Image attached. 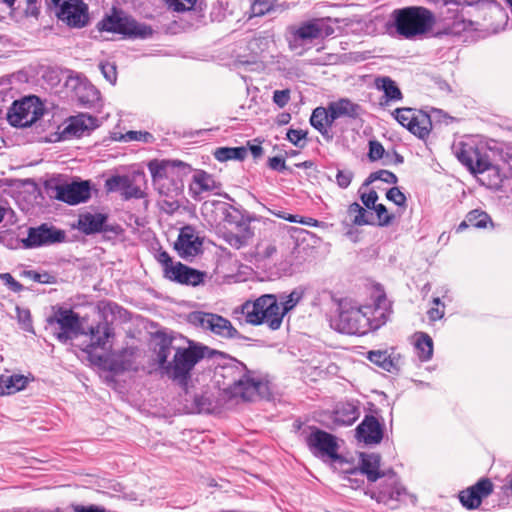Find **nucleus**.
Masks as SVG:
<instances>
[{
    "mask_svg": "<svg viewBox=\"0 0 512 512\" xmlns=\"http://www.w3.org/2000/svg\"><path fill=\"white\" fill-rule=\"evenodd\" d=\"M435 21V16L429 9L409 6L392 11L386 30L392 36L414 40L430 32Z\"/></svg>",
    "mask_w": 512,
    "mask_h": 512,
    "instance_id": "obj_1",
    "label": "nucleus"
},
{
    "mask_svg": "<svg viewBox=\"0 0 512 512\" xmlns=\"http://www.w3.org/2000/svg\"><path fill=\"white\" fill-rule=\"evenodd\" d=\"M223 392L230 398L242 401H253L263 393L266 385L256 378L247 367L239 361L222 367Z\"/></svg>",
    "mask_w": 512,
    "mask_h": 512,
    "instance_id": "obj_2",
    "label": "nucleus"
},
{
    "mask_svg": "<svg viewBox=\"0 0 512 512\" xmlns=\"http://www.w3.org/2000/svg\"><path fill=\"white\" fill-rule=\"evenodd\" d=\"M381 456L376 453H362L360 456V471L366 475L368 481L376 482L385 479V485L372 495L378 502L389 505L392 501H400L407 494L406 489L398 484L393 470L380 469Z\"/></svg>",
    "mask_w": 512,
    "mask_h": 512,
    "instance_id": "obj_3",
    "label": "nucleus"
},
{
    "mask_svg": "<svg viewBox=\"0 0 512 512\" xmlns=\"http://www.w3.org/2000/svg\"><path fill=\"white\" fill-rule=\"evenodd\" d=\"M241 313L248 324H265L272 331L280 329L283 323V313H280V305L275 294H264L254 301L244 302L241 305Z\"/></svg>",
    "mask_w": 512,
    "mask_h": 512,
    "instance_id": "obj_4",
    "label": "nucleus"
},
{
    "mask_svg": "<svg viewBox=\"0 0 512 512\" xmlns=\"http://www.w3.org/2000/svg\"><path fill=\"white\" fill-rule=\"evenodd\" d=\"M208 347L190 342L187 348H178L173 360L165 366L166 374L186 387L194 366L205 357Z\"/></svg>",
    "mask_w": 512,
    "mask_h": 512,
    "instance_id": "obj_5",
    "label": "nucleus"
},
{
    "mask_svg": "<svg viewBox=\"0 0 512 512\" xmlns=\"http://www.w3.org/2000/svg\"><path fill=\"white\" fill-rule=\"evenodd\" d=\"M364 306H357L350 301L342 300L338 306V314L331 320V327L350 335H365L370 332L368 318Z\"/></svg>",
    "mask_w": 512,
    "mask_h": 512,
    "instance_id": "obj_6",
    "label": "nucleus"
},
{
    "mask_svg": "<svg viewBox=\"0 0 512 512\" xmlns=\"http://www.w3.org/2000/svg\"><path fill=\"white\" fill-rule=\"evenodd\" d=\"M100 31L125 35L129 38L146 39L152 36L153 29L146 24L138 23L123 10L113 8L111 14L106 15L97 24Z\"/></svg>",
    "mask_w": 512,
    "mask_h": 512,
    "instance_id": "obj_7",
    "label": "nucleus"
},
{
    "mask_svg": "<svg viewBox=\"0 0 512 512\" xmlns=\"http://www.w3.org/2000/svg\"><path fill=\"white\" fill-rule=\"evenodd\" d=\"M324 27L320 19L289 25L285 33L289 49L297 55H303L311 48L314 41L324 37Z\"/></svg>",
    "mask_w": 512,
    "mask_h": 512,
    "instance_id": "obj_8",
    "label": "nucleus"
},
{
    "mask_svg": "<svg viewBox=\"0 0 512 512\" xmlns=\"http://www.w3.org/2000/svg\"><path fill=\"white\" fill-rule=\"evenodd\" d=\"M153 183L159 193H167L166 188L172 187L174 182H182L181 174L190 171V166L177 160H157L148 163Z\"/></svg>",
    "mask_w": 512,
    "mask_h": 512,
    "instance_id": "obj_9",
    "label": "nucleus"
},
{
    "mask_svg": "<svg viewBox=\"0 0 512 512\" xmlns=\"http://www.w3.org/2000/svg\"><path fill=\"white\" fill-rule=\"evenodd\" d=\"M188 322L195 327L209 331L225 339L242 338L239 331L225 317L204 311H193L188 315Z\"/></svg>",
    "mask_w": 512,
    "mask_h": 512,
    "instance_id": "obj_10",
    "label": "nucleus"
},
{
    "mask_svg": "<svg viewBox=\"0 0 512 512\" xmlns=\"http://www.w3.org/2000/svg\"><path fill=\"white\" fill-rule=\"evenodd\" d=\"M47 322L54 326V335L61 343H67L82 334L79 315L71 309L58 308L48 317Z\"/></svg>",
    "mask_w": 512,
    "mask_h": 512,
    "instance_id": "obj_11",
    "label": "nucleus"
},
{
    "mask_svg": "<svg viewBox=\"0 0 512 512\" xmlns=\"http://www.w3.org/2000/svg\"><path fill=\"white\" fill-rule=\"evenodd\" d=\"M43 114L42 104L36 96H29L15 101L8 111L7 119L12 126L28 127Z\"/></svg>",
    "mask_w": 512,
    "mask_h": 512,
    "instance_id": "obj_12",
    "label": "nucleus"
},
{
    "mask_svg": "<svg viewBox=\"0 0 512 512\" xmlns=\"http://www.w3.org/2000/svg\"><path fill=\"white\" fill-rule=\"evenodd\" d=\"M392 115L399 124L419 139H426L432 130L431 118L422 110L396 108Z\"/></svg>",
    "mask_w": 512,
    "mask_h": 512,
    "instance_id": "obj_13",
    "label": "nucleus"
},
{
    "mask_svg": "<svg viewBox=\"0 0 512 512\" xmlns=\"http://www.w3.org/2000/svg\"><path fill=\"white\" fill-rule=\"evenodd\" d=\"M457 159L473 173H484L493 169V164L486 151L474 144L459 142L454 145Z\"/></svg>",
    "mask_w": 512,
    "mask_h": 512,
    "instance_id": "obj_14",
    "label": "nucleus"
},
{
    "mask_svg": "<svg viewBox=\"0 0 512 512\" xmlns=\"http://www.w3.org/2000/svg\"><path fill=\"white\" fill-rule=\"evenodd\" d=\"M56 15L70 27L82 28L89 21L88 6L82 0H52Z\"/></svg>",
    "mask_w": 512,
    "mask_h": 512,
    "instance_id": "obj_15",
    "label": "nucleus"
},
{
    "mask_svg": "<svg viewBox=\"0 0 512 512\" xmlns=\"http://www.w3.org/2000/svg\"><path fill=\"white\" fill-rule=\"evenodd\" d=\"M77 228L85 235L103 233L105 236L118 235L122 229L119 225L108 224L107 216L101 213H84L78 218Z\"/></svg>",
    "mask_w": 512,
    "mask_h": 512,
    "instance_id": "obj_16",
    "label": "nucleus"
},
{
    "mask_svg": "<svg viewBox=\"0 0 512 512\" xmlns=\"http://www.w3.org/2000/svg\"><path fill=\"white\" fill-rule=\"evenodd\" d=\"M203 240L195 227L186 225L179 231L174 248L183 259L195 257L202 252Z\"/></svg>",
    "mask_w": 512,
    "mask_h": 512,
    "instance_id": "obj_17",
    "label": "nucleus"
},
{
    "mask_svg": "<svg viewBox=\"0 0 512 512\" xmlns=\"http://www.w3.org/2000/svg\"><path fill=\"white\" fill-rule=\"evenodd\" d=\"M306 443L315 455L327 456L332 460L339 458L336 438L326 431L314 428L306 437Z\"/></svg>",
    "mask_w": 512,
    "mask_h": 512,
    "instance_id": "obj_18",
    "label": "nucleus"
},
{
    "mask_svg": "<svg viewBox=\"0 0 512 512\" xmlns=\"http://www.w3.org/2000/svg\"><path fill=\"white\" fill-rule=\"evenodd\" d=\"M65 239V232L47 224L38 227H31L28 230V236L23 240L26 248L40 247L61 243Z\"/></svg>",
    "mask_w": 512,
    "mask_h": 512,
    "instance_id": "obj_19",
    "label": "nucleus"
},
{
    "mask_svg": "<svg viewBox=\"0 0 512 512\" xmlns=\"http://www.w3.org/2000/svg\"><path fill=\"white\" fill-rule=\"evenodd\" d=\"M221 188V183L216 181L213 175L204 170H198L192 176V181L189 185V193L195 200L202 199L203 194L207 193H214L226 199H231L227 193L220 192Z\"/></svg>",
    "mask_w": 512,
    "mask_h": 512,
    "instance_id": "obj_20",
    "label": "nucleus"
},
{
    "mask_svg": "<svg viewBox=\"0 0 512 512\" xmlns=\"http://www.w3.org/2000/svg\"><path fill=\"white\" fill-rule=\"evenodd\" d=\"M278 246L300 249L301 243L299 237H294L288 232L278 231L271 235L270 240H262L257 244V253L262 258L269 259L278 254Z\"/></svg>",
    "mask_w": 512,
    "mask_h": 512,
    "instance_id": "obj_21",
    "label": "nucleus"
},
{
    "mask_svg": "<svg viewBox=\"0 0 512 512\" xmlns=\"http://www.w3.org/2000/svg\"><path fill=\"white\" fill-rule=\"evenodd\" d=\"M54 198L70 205L85 202L90 198L89 183L87 181H83L67 185H57L55 187Z\"/></svg>",
    "mask_w": 512,
    "mask_h": 512,
    "instance_id": "obj_22",
    "label": "nucleus"
},
{
    "mask_svg": "<svg viewBox=\"0 0 512 512\" xmlns=\"http://www.w3.org/2000/svg\"><path fill=\"white\" fill-rule=\"evenodd\" d=\"M366 318H368L370 331L379 329L389 319L392 308L385 294L379 295L373 305H364Z\"/></svg>",
    "mask_w": 512,
    "mask_h": 512,
    "instance_id": "obj_23",
    "label": "nucleus"
},
{
    "mask_svg": "<svg viewBox=\"0 0 512 512\" xmlns=\"http://www.w3.org/2000/svg\"><path fill=\"white\" fill-rule=\"evenodd\" d=\"M493 492V484L488 478L480 479L475 485L463 490L459 494L461 504L467 509H476L482 499Z\"/></svg>",
    "mask_w": 512,
    "mask_h": 512,
    "instance_id": "obj_24",
    "label": "nucleus"
},
{
    "mask_svg": "<svg viewBox=\"0 0 512 512\" xmlns=\"http://www.w3.org/2000/svg\"><path fill=\"white\" fill-rule=\"evenodd\" d=\"M206 273L177 262L167 271V279L185 285L198 286L204 283Z\"/></svg>",
    "mask_w": 512,
    "mask_h": 512,
    "instance_id": "obj_25",
    "label": "nucleus"
},
{
    "mask_svg": "<svg viewBox=\"0 0 512 512\" xmlns=\"http://www.w3.org/2000/svg\"><path fill=\"white\" fill-rule=\"evenodd\" d=\"M356 437L365 444H378L383 438L382 426L374 416L367 415L357 426Z\"/></svg>",
    "mask_w": 512,
    "mask_h": 512,
    "instance_id": "obj_26",
    "label": "nucleus"
},
{
    "mask_svg": "<svg viewBox=\"0 0 512 512\" xmlns=\"http://www.w3.org/2000/svg\"><path fill=\"white\" fill-rule=\"evenodd\" d=\"M89 334L90 344L87 347V352H92L97 348L105 350L110 347L109 339L113 336V329L107 322H100L91 327Z\"/></svg>",
    "mask_w": 512,
    "mask_h": 512,
    "instance_id": "obj_27",
    "label": "nucleus"
},
{
    "mask_svg": "<svg viewBox=\"0 0 512 512\" xmlns=\"http://www.w3.org/2000/svg\"><path fill=\"white\" fill-rule=\"evenodd\" d=\"M375 86L378 90H381L384 93L381 98V105H387L390 102H397L403 98V94L396 82L388 76L376 78Z\"/></svg>",
    "mask_w": 512,
    "mask_h": 512,
    "instance_id": "obj_28",
    "label": "nucleus"
},
{
    "mask_svg": "<svg viewBox=\"0 0 512 512\" xmlns=\"http://www.w3.org/2000/svg\"><path fill=\"white\" fill-rule=\"evenodd\" d=\"M182 189V182H174L172 187L166 188L167 193H159L162 196V199L159 200V206L162 211L167 214H173L180 208L181 203L178 197L182 193Z\"/></svg>",
    "mask_w": 512,
    "mask_h": 512,
    "instance_id": "obj_29",
    "label": "nucleus"
},
{
    "mask_svg": "<svg viewBox=\"0 0 512 512\" xmlns=\"http://www.w3.org/2000/svg\"><path fill=\"white\" fill-rule=\"evenodd\" d=\"M96 122L97 119L95 117L88 114H80L71 119L70 123L64 129L63 134L80 137L85 131L96 127Z\"/></svg>",
    "mask_w": 512,
    "mask_h": 512,
    "instance_id": "obj_30",
    "label": "nucleus"
},
{
    "mask_svg": "<svg viewBox=\"0 0 512 512\" xmlns=\"http://www.w3.org/2000/svg\"><path fill=\"white\" fill-rule=\"evenodd\" d=\"M136 349L127 347L119 353L113 354L110 360V369L114 372H123L134 368Z\"/></svg>",
    "mask_w": 512,
    "mask_h": 512,
    "instance_id": "obj_31",
    "label": "nucleus"
},
{
    "mask_svg": "<svg viewBox=\"0 0 512 512\" xmlns=\"http://www.w3.org/2000/svg\"><path fill=\"white\" fill-rule=\"evenodd\" d=\"M217 204L221 205V210L223 212L225 222L234 225L237 229L250 227L249 216L246 215L244 211L227 203L217 202Z\"/></svg>",
    "mask_w": 512,
    "mask_h": 512,
    "instance_id": "obj_32",
    "label": "nucleus"
},
{
    "mask_svg": "<svg viewBox=\"0 0 512 512\" xmlns=\"http://www.w3.org/2000/svg\"><path fill=\"white\" fill-rule=\"evenodd\" d=\"M28 378L21 374L0 376V396L11 395L26 388Z\"/></svg>",
    "mask_w": 512,
    "mask_h": 512,
    "instance_id": "obj_33",
    "label": "nucleus"
},
{
    "mask_svg": "<svg viewBox=\"0 0 512 512\" xmlns=\"http://www.w3.org/2000/svg\"><path fill=\"white\" fill-rule=\"evenodd\" d=\"M346 213L348 220L345 219L342 221L345 226H364L373 224L368 212L357 202L350 204Z\"/></svg>",
    "mask_w": 512,
    "mask_h": 512,
    "instance_id": "obj_34",
    "label": "nucleus"
},
{
    "mask_svg": "<svg viewBox=\"0 0 512 512\" xmlns=\"http://www.w3.org/2000/svg\"><path fill=\"white\" fill-rule=\"evenodd\" d=\"M367 358L387 372L394 373L399 370V359L393 357L387 351H369Z\"/></svg>",
    "mask_w": 512,
    "mask_h": 512,
    "instance_id": "obj_35",
    "label": "nucleus"
},
{
    "mask_svg": "<svg viewBox=\"0 0 512 512\" xmlns=\"http://www.w3.org/2000/svg\"><path fill=\"white\" fill-rule=\"evenodd\" d=\"M358 407L352 403H341L334 412V422L343 426L352 425L359 417Z\"/></svg>",
    "mask_w": 512,
    "mask_h": 512,
    "instance_id": "obj_36",
    "label": "nucleus"
},
{
    "mask_svg": "<svg viewBox=\"0 0 512 512\" xmlns=\"http://www.w3.org/2000/svg\"><path fill=\"white\" fill-rule=\"evenodd\" d=\"M329 105L335 111L339 118H357L359 116L360 106L347 98H341L330 102Z\"/></svg>",
    "mask_w": 512,
    "mask_h": 512,
    "instance_id": "obj_37",
    "label": "nucleus"
},
{
    "mask_svg": "<svg viewBox=\"0 0 512 512\" xmlns=\"http://www.w3.org/2000/svg\"><path fill=\"white\" fill-rule=\"evenodd\" d=\"M300 243V249H294V247L288 248V246H278V253L285 261L290 262L291 264L301 263L306 260L310 247L308 245H304V239L300 240Z\"/></svg>",
    "mask_w": 512,
    "mask_h": 512,
    "instance_id": "obj_38",
    "label": "nucleus"
},
{
    "mask_svg": "<svg viewBox=\"0 0 512 512\" xmlns=\"http://www.w3.org/2000/svg\"><path fill=\"white\" fill-rule=\"evenodd\" d=\"M310 124L314 127L326 140H331L332 135L327 129V110L325 107H317L313 110L310 117Z\"/></svg>",
    "mask_w": 512,
    "mask_h": 512,
    "instance_id": "obj_39",
    "label": "nucleus"
},
{
    "mask_svg": "<svg viewBox=\"0 0 512 512\" xmlns=\"http://www.w3.org/2000/svg\"><path fill=\"white\" fill-rule=\"evenodd\" d=\"M303 296L304 290L302 288H295L289 294L282 293L277 296L280 313H283V317L300 302Z\"/></svg>",
    "mask_w": 512,
    "mask_h": 512,
    "instance_id": "obj_40",
    "label": "nucleus"
},
{
    "mask_svg": "<svg viewBox=\"0 0 512 512\" xmlns=\"http://www.w3.org/2000/svg\"><path fill=\"white\" fill-rule=\"evenodd\" d=\"M415 348L421 361H428L432 358L433 340L427 333L421 332L417 334Z\"/></svg>",
    "mask_w": 512,
    "mask_h": 512,
    "instance_id": "obj_41",
    "label": "nucleus"
},
{
    "mask_svg": "<svg viewBox=\"0 0 512 512\" xmlns=\"http://www.w3.org/2000/svg\"><path fill=\"white\" fill-rule=\"evenodd\" d=\"M213 155L220 162L243 160L247 156V149L245 147H219Z\"/></svg>",
    "mask_w": 512,
    "mask_h": 512,
    "instance_id": "obj_42",
    "label": "nucleus"
},
{
    "mask_svg": "<svg viewBox=\"0 0 512 512\" xmlns=\"http://www.w3.org/2000/svg\"><path fill=\"white\" fill-rule=\"evenodd\" d=\"M254 233L251 227L239 229V233H229L226 236V240L230 246L236 249H240L246 246L250 239H252Z\"/></svg>",
    "mask_w": 512,
    "mask_h": 512,
    "instance_id": "obj_43",
    "label": "nucleus"
},
{
    "mask_svg": "<svg viewBox=\"0 0 512 512\" xmlns=\"http://www.w3.org/2000/svg\"><path fill=\"white\" fill-rule=\"evenodd\" d=\"M76 93L79 100L84 104L93 103L99 98V92L91 84H79V86L76 88Z\"/></svg>",
    "mask_w": 512,
    "mask_h": 512,
    "instance_id": "obj_44",
    "label": "nucleus"
},
{
    "mask_svg": "<svg viewBox=\"0 0 512 512\" xmlns=\"http://www.w3.org/2000/svg\"><path fill=\"white\" fill-rule=\"evenodd\" d=\"M377 180H380V181H383V182L389 183V184H396L398 182V178L393 172L388 171V170H379V171L371 173L368 176V178L365 180L363 185L368 186Z\"/></svg>",
    "mask_w": 512,
    "mask_h": 512,
    "instance_id": "obj_45",
    "label": "nucleus"
},
{
    "mask_svg": "<svg viewBox=\"0 0 512 512\" xmlns=\"http://www.w3.org/2000/svg\"><path fill=\"white\" fill-rule=\"evenodd\" d=\"M468 221L475 228H486L488 223L492 224L489 215L481 210L470 211L468 213Z\"/></svg>",
    "mask_w": 512,
    "mask_h": 512,
    "instance_id": "obj_46",
    "label": "nucleus"
},
{
    "mask_svg": "<svg viewBox=\"0 0 512 512\" xmlns=\"http://www.w3.org/2000/svg\"><path fill=\"white\" fill-rule=\"evenodd\" d=\"M129 176H113L106 180L105 187L109 192L120 191L123 192L126 184L128 183Z\"/></svg>",
    "mask_w": 512,
    "mask_h": 512,
    "instance_id": "obj_47",
    "label": "nucleus"
},
{
    "mask_svg": "<svg viewBox=\"0 0 512 512\" xmlns=\"http://www.w3.org/2000/svg\"><path fill=\"white\" fill-rule=\"evenodd\" d=\"M124 141H141L144 143H152L154 136L147 131H128L123 136Z\"/></svg>",
    "mask_w": 512,
    "mask_h": 512,
    "instance_id": "obj_48",
    "label": "nucleus"
},
{
    "mask_svg": "<svg viewBox=\"0 0 512 512\" xmlns=\"http://www.w3.org/2000/svg\"><path fill=\"white\" fill-rule=\"evenodd\" d=\"M276 0H254L251 10L254 16H262L268 13L274 6Z\"/></svg>",
    "mask_w": 512,
    "mask_h": 512,
    "instance_id": "obj_49",
    "label": "nucleus"
},
{
    "mask_svg": "<svg viewBox=\"0 0 512 512\" xmlns=\"http://www.w3.org/2000/svg\"><path fill=\"white\" fill-rule=\"evenodd\" d=\"M17 318L23 330L27 332H33V326L31 321V314L28 309L16 308Z\"/></svg>",
    "mask_w": 512,
    "mask_h": 512,
    "instance_id": "obj_50",
    "label": "nucleus"
},
{
    "mask_svg": "<svg viewBox=\"0 0 512 512\" xmlns=\"http://www.w3.org/2000/svg\"><path fill=\"white\" fill-rule=\"evenodd\" d=\"M386 198L389 201H392L399 207H405L406 206V196L404 193L398 188V187H392L390 188L386 193Z\"/></svg>",
    "mask_w": 512,
    "mask_h": 512,
    "instance_id": "obj_51",
    "label": "nucleus"
},
{
    "mask_svg": "<svg viewBox=\"0 0 512 512\" xmlns=\"http://www.w3.org/2000/svg\"><path fill=\"white\" fill-rule=\"evenodd\" d=\"M373 210L376 212L379 226H388L391 224L394 216L388 213L385 205L378 204Z\"/></svg>",
    "mask_w": 512,
    "mask_h": 512,
    "instance_id": "obj_52",
    "label": "nucleus"
},
{
    "mask_svg": "<svg viewBox=\"0 0 512 512\" xmlns=\"http://www.w3.org/2000/svg\"><path fill=\"white\" fill-rule=\"evenodd\" d=\"M475 9L479 12H501L500 5L495 0H479L475 4Z\"/></svg>",
    "mask_w": 512,
    "mask_h": 512,
    "instance_id": "obj_53",
    "label": "nucleus"
},
{
    "mask_svg": "<svg viewBox=\"0 0 512 512\" xmlns=\"http://www.w3.org/2000/svg\"><path fill=\"white\" fill-rule=\"evenodd\" d=\"M384 152V147L379 141L372 140L369 142L368 157L371 161L374 162L381 159L384 155Z\"/></svg>",
    "mask_w": 512,
    "mask_h": 512,
    "instance_id": "obj_54",
    "label": "nucleus"
},
{
    "mask_svg": "<svg viewBox=\"0 0 512 512\" xmlns=\"http://www.w3.org/2000/svg\"><path fill=\"white\" fill-rule=\"evenodd\" d=\"M177 12L193 9L197 0H165Z\"/></svg>",
    "mask_w": 512,
    "mask_h": 512,
    "instance_id": "obj_55",
    "label": "nucleus"
},
{
    "mask_svg": "<svg viewBox=\"0 0 512 512\" xmlns=\"http://www.w3.org/2000/svg\"><path fill=\"white\" fill-rule=\"evenodd\" d=\"M100 70L105 77V79L111 83L114 84L117 80V71L114 64L106 62L100 64Z\"/></svg>",
    "mask_w": 512,
    "mask_h": 512,
    "instance_id": "obj_56",
    "label": "nucleus"
},
{
    "mask_svg": "<svg viewBox=\"0 0 512 512\" xmlns=\"http://www.w3.org/2000/svg\"><path fill=\"white\" fill-rule=\"evenodd\" d=\"M24 274L32 279L34 282L42 284H52L55 282V277L49 273H38L35 271H25Z\"/></svg>",
    "mask_w": 512,
    "mask_h": 512,
    "instance_id": "obj_57",
    "label": "nucleus"
},
{
    "mask_svg": "<svg viewBox=\"0 0 512 512\" xmlns=\"http://www.w3.org/2000/svg\"><path fill=\"white\" fill-rule=\"evenodd\" d=\"M307 136V132L300 130V129H289L287 132V139L294 144L297 147H303L304 143H302V140H304Z\"/></svg>",
    "mask_w": 512,
    "mask_h": 512,
    "instance_id": "obj_58",
    "label": "nucleus"
},
{
    "mask_svg": "<svg viewBox=\"0 0 512 512\" xmlns=\"http://www.w3.org/2000/svg\"><path fill=\"white\" fill-rule=\"evenodd\" d=\"M0 279L13 292H21L24 289L23 285L14 279L10 273H1Z\"/></svg>",
    "mask_w": 512,
    "mask_h": 512,
    "instance_id": "obj_59",
    "label": "nucleus"
},
{
    "mask_svg": "<svg viewBox=\"0 0 512 512\" xmlns=\"http://www.w3.org/2000/svg\"><path fill=\"white\" fill-rule=\"evenodd\" d=\"M122 195L126 198H140L143 195L142 190L140 187L133 184L132 179L128 178V183L126 184V187L124 188Z\"/></svg>",
    "mask_w": 512,
    "mask_h": 512,
    "instance_id": "obj_60",
    "label": "nucleus"
},
{
    "mask_svg": "<svg viewBox=\"0 0 512 512\" xmlns=\"http://www.w3.org/2000/svg\"><path fill=\"white\" fill-rule=\"evenodd\" d=\"M353 179V172L349 170H338L336 175V182L342 189L347 188Z\"/></svg>",
    "mask_w": 512,
    "mask_h": 512,
    "instance_id": "obj_61",
    "label": "nucleus"
},
{
    "mask_svg": "<svg viewBox=\"0 0 512 512\" xmlns=\"http://www.w3.org/2000/svg\"><path fill=\"white\" fill-rule=\"evenodd\" d=\"M290 100V91L285 90H275L273 93V102L278 105L280 108H283L288 104Z\"/></svg>",
    "mask_w": 512,
    "mask_h": 512,
    "instance_id": "obj_62",
    "label": "nucleus"
},
{
    "mask_svg": "<svg viewBox=\"0 0 512 512\" xmlns=\"http://www.w3.org/2000/svg\"><path fill=\"white\" fill-rule=\"evenodd\" d=\"M378 200V194L375 190H371L368 193H364L361 195V201L364 206L368 209H374L378 204L376 203Z\"/></svg>",
    "mask_w": 512,
    "mask_h": 512,
    "instance_id": "obj_63",
    "label": "nucleus"
},
{
    "mask_svg": "<svg viewBox=\"0 0 512 512\" xmlns=\"http://www.w3.org/2000/svg\"><path fill=\"white\" fill-rule=\"evenodd\" d=\"M74 512H107V510L104 507L97 506V505H73L72 506Z\"/></svg>",
    "mask_w": 512,
    "mask_h": 512,
    "instance_id": "obj_64",
    "label": "nucleus"
}]
</instances>
